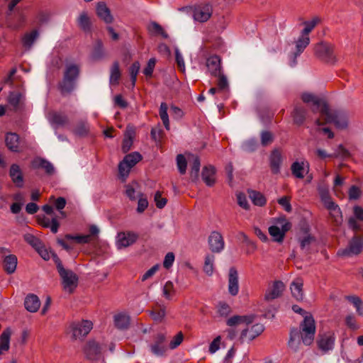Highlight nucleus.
Masks as SVG:
<instances>
[{"mask_svg":"<svg viewBox=\"0 0 363 363\" xmlns=\"http://www.w3.org/2000/svg\"><path fill=\"white\" fill-rule=\"evenodd\" d=\"M301 331L297 328H293L290 332V338L289 340V347L294 351H298L301 341L299 340L300 333L301 334V340L305 345H311L314 340L315 333V323L313 317L311 315H304L303 322L300 325Z\"/></svg>","mask_w":363,"mask_h":363,"instance_id":"nucleus-1","label":"nucleus"},{"mask_svg":"<svg viewBox=\"0 0 363 363\" xmlns=\"http://www.w3.org/2000/svg\"><path fill=\"white\" fill-rule=\"evenodd\" d=\"M322 116L325 117L327 123H333L337 128L345 129L348 126L349 113L345 111H331L327 107V113H323Z\"/></svg>","mask_w":363,"mask_h":363,"instance_id":"nucleus-2","label":"nucleus"},{"mask_svg":"<svg viewBox=\"0 0 363 363\" xmlns=\"http://www.w3.org/2000/svg\"><path fill=\"white\" fill-rule=\"evenodd\" d=\"M363 250V239L354 235L349 241L345 248L340 249L337 255L342 257H351L359 255Z\"/></svg>","mask_w":363,"mask_h":363,"instance_id":"nucleus-3","label":"nucleus"},{"mask_svg":"<svg viewBox=\"0 0 363 363\" xmlns=\"http://www.w3.org/2000/svg\"><path fill=\"white\" fill-rule=\"evenodd\" d=\"M59 272L63 290L69 294L73 293L78 285L77 275L70 269H61Z\"/></svg>","mask_w":363,"mask_h":363,"instance_id":"nucleus-4","label":"nucleus"},{"mask_svg":"<svg viewBox=\"0 0 363 363\" xmlns=\"http://www.w3.org/2000/svg\"><path fill=\"white\" fill-rule=\"evenodd\" d=\"M141 159L142 156L138 152H134L127 155L119 163V175L123 179H125L130 173V169L134 167L140 160H141Z\"/></svg>","mask_w":363,"mask_h":363,"instance_id":"nucleus-5","label":"nucleus"},{"mask_svg":"<svg viewBox=\"0 0 363 363\" xmlns=\"http://www.w3.org/2000/svg\"><path fill=\"white\" fill-rule=\"evenodd\" d=\"M314 52L317 57L327 63L333 64L336 62L333 47L330 44L324 42L316 44L314 47Z\"/></svg>","mask_w":363,"mask_h":363,"instance_id":"nucleus-6","label":"nucleus"},{"mask_svg":"<svg viewBox=\"0 0 363 363\" xmlns=\"http://www.w3.org/2000/svg\"><path fill=\"white\" fill-rule=\"evenodd\" d=\"M301 99L304 103L311 104L313 112H320V115L323 113H327L328 105L323 99L313 94L306 92L302 94Z\"/></svg>","mask_w":363,"mask_h":363,"instance_id":"nucleus-7","label":"nucleus"},{"mask_svg":"<svg viewBox=\"0 0 363 363\" xmlns=\"http://www.w3.org/2000/svg\"><path fill=\"white\" fill-rule=\"evenodd\" d=\"M72 337L74 339H83L93 328V323L88 320L75 322L70 325Z\"/></svg>","mask_w":363,"mask_h":363,"instance_id":"nucleus-8","label":"nucleus"},{"mask_svg":"<svg viewBox=\"0 0 363 363\" xmlns=\"http://www.w3.org/2000/svg\"><path fill=\"white\" fill-rule=\"evenodd\" d=\"M25 96L19 91H11L7 97L9 109L15 112L22 110L25 106Z\"/></svg>","mask_w":363,"mask_h":363,"instance_id":"nucleus-9","label":"nucleus"},{"mask_svg":"<svg viewBox=\"0 0 363 363\" xmlns=\"http://www.w3.org/2000/svg\"><path fill=\"white\" fill-rule=\"evenodd\" d=\"M279 228L277 225H272L269 228V233L274 242L281 243L283 242L286 233L290 230L291 223L286 220L280 222Z\"/></svg>","mask_w":363,"mask_h":363,"instance_id":"nucleus-10","label":"nucleus"},{"mask_svg":"<svg viewBox=\"0 0 363 363\" xmlns=\"http://www.w3.org/2000/svg\"><path fill=\"white\" fill-rule=\"evenodd\" d=\"M165 340V335L162 333H159L155 337L154 342L150 345V351L154 355L162 357L165 354L167 351Z\"/></svg>","mask_w":363,"mask_h":363,"instance_id":"nucleus-11","label":"nucleus"},{"mask_svg":"<svg viewBox=\"0 0 363 363\" xmlns=\"http://www.w3.org/2000/svg\"><path fill=\"white\" fill-rule=\"evenodd\" d=\"M213 8L208 4H202L196 6L194 9V19L200 23L206 22L212 16Z\"/></svg>","mask_w":363,"mask_h":363,"instance_id":"nucleus-12","label":"nucleus"},{"mask_svg":"<svg viewBox=\"0 0 363 363\" xmlns=\"http://www.w3.org/2000/svg\"><path fill=\"white\" fill-rule=\"evenodd\" d=\"M208 245L213 252L219 253L223 251L225 242L222 235L218 231H213L208 237Z\"/></svg>","mask_w":363,"mask_h":363,"instance_id":"nucleus-13","label":"nucleus"},{"mask_svg":"<svg viewBox=\"0 0 363 363\" xmlns=\"http://www.w3.org/2000/svg\"><path fill=\"white\" fill-rule=\"evenodd\" d=\"M138 235L133 232L119 233L116 238V246L118 249L129 247L137 240Z\"/></svg>","mask_w":363,"mask_h":363,"instance_id":"nucleus-14","label":"nucleus"},{"mask_svg":"<svg viewBox=\"0 0 363 363\" xmlns=\"http://www.w3.org/2000/svg\"><path fill=\"white\" fill-rule=\"evenodd\" d=\"M285 289V286L281 281H275L272 285L269 286L265 294L266 301H272L279 298Z\"/></svg>","mask_w":363,"mask_h":363,"instance_id":"nucleus-15","label":"nucleus"},{"mask_svg":"<svg viewBox=\"0 0 363 363\" xmlns=\"http://www.w3.org/2000/svg\"><path fill=\"white\" fill-rule=\"evenodd\" d=\"M228 289L229 294L233 296L238 295L239 292L238 273L234 267L229 269Z\"/></svg>","mask_w":363,"mask_h":363,"instance_id":"nucleus-16","label":"nucleus"},{"mask_svg":"<svg viewBox=\"0 0 363 363\" xmlns=\"http://www.w3.org/2000/svg\"><path fill=\"white\" fill-rule=\"evenodd\" d=\"M296 51L294 53V60L293 63L291 65V66H294L296 63V59L298 56H299L305 50V48L310 43V38L309 36H306L302 34L294 41Z\"/></svg>","mask_w":363,"mask_h":363,"instance_id":"nucleus-17","label":"nucleus"},{"mask_svg":"<svg viewBox=\"0 0 363 363\" xmlns=\"http://www.w3.org/2000/svg\"><path fill=\"white\" fill-rule=\"evenodd\" d=\"M291 172L294 177L303 179L309 172V163L307 161L294 162L291 167Z\"/></svg>","mask_w":363,"mask_h":363,"instance_id":"nucleus-18","label":"nucleus"},{"mask_svg":"<svg viewBox=\"0 0 363 363\" xmlns=\"http://www.w3.org/2000/svg\"><path fill=\"white\" fill-rule=\"evenodd\" d=\"M9 177L16 186L21 188L23 186V175L19 165L13 164L11 166L9 169Z\"/></svg>","mask_w":363,"mask_h":363,"instance_id":"nucleus-19","label":"nucleus"},{"mask_svg":"<svg viewBox=\"0 0 363 363\" xmlns=\"http://www.w3.org/2000/svg\"><path fill=\"white\" fill-rule=\"evenodd\" d=\"M86 357L91 360H96L101 356V347L95 341H89L84 348Z\"/></svg>","mask_w":363,"mask_h":363,"instance_id":"nucleus-20","label":"nucleus"},{"mask_svg":"<svg viewBox=\"0 0 363 363\" xmlns=\"http://www.w3.org/2000/svg\"><path fill=\"white\" fill-rule=\"evenodd\" d=\"M263 331L264 325L260 323H257L251 325L250 328L243 330L241 336L242 337L247 338L252 340L259 335Z\"/></svg>","mask_w":363,"mask_h":363,"instance_id":"nucleus-21","label":"nucleus"},{"mask_svg":"<svg viewBox=\"0 0 363 363\" xmlns=\"http://www.w3.org/2000/svg\"><path fill=\"white\" fill-rule=\"evenodd\" d=\"M49 120L50 123L55 125L57 128L65 126L69 124V118L68 116L60 112H53L50 113Z\"/></svg>","mask_w":363,"mask_h":363,"instance_id":"nucleus-22","label":"nucleus"},{"mask_svg":"<svg viewBox=\"0 0 363 363\" xmlns=\"http://www.w3.org/2000/svg\"><path fill=\"white\" fill-rule=\"evenodd\" d=\"M208 71L211 75L217 76L220 74V59L218 56H211L206 60Z\"/></svg>","mask_w":363,"mask_h":363,"instance_id":"nucleus-23","label":"nucleus"},{"mask_svg":"<svg viewBox=\"0 0 363 363\" xmlns=\"http://www.w3.org/2000/svg\"><path fill=\"white\" fill-rule=\"evenodd\" d=\"M335 343V337L333 335L330 334H324L321 335L318 340V347L324 351L327 352L333 348Z\"/></svg>","mask_w":363,"mask_h":363,"instance_id":"nucleus-24","label":"nucleus"},{"mask_svg":"<svg viewBox=\"0 0 363 363\" xmlns=\"http://www.w3.org/2000/svg\"><path fill=\"white\" fill-rule=\"evenodd\" d=\"M96 13L98 16L106 23H110L113 21V17L111 14V11L104 2H99L97 4Z\"/></svg>","mask_w":363,"mask_h":363,"instance_id":"nucleus-25","label":"nucleus"},{"mask_svg":"<svg viewBox=\"0 0 363 363\" xmlns=\"http://www.w3.org/2000/svg\"><path fill=\"white\" fill-rule=\"evenodd\" d=\"M303 280L300 278L296 279L291 284V294L297 301H301L303 298Z\"/></svg>","mask_w":363,"mask_h":363,"instance_id":"nucleus-26","label":"nucleus"},{"mask_svg":"<svg viewBox=\"0 0 363 363\" xmlns=\"http://www.w3.org/2000/svg\"><path fill=\"white\" fill-rule=\"evenodd\" d=\"M282 162L281 152L275 150L272 151L270 158V167L273 174H278L280 172V167Z\"/></svg>","mask_w":363,"mask_h":363,"instance_id":"nucleus-27","label":"nucleus"},{"mask_svg":"<svg viewBox=\"0 0 363 363\" xmlns=\"http://www.w3.org/2000/svg\"><path fill=\"white\" fill-rule=\"evenodd\" d=\"M25 308L30 312H36L40 306L38 297L34 294H28L24 301Z\"/></svg>","mask_w":363,"mask_h":363,"instance_id":"nucleus-28","label":"nucleus"},{"mask_svg":"<svg viewBox=\"0 0 363 363\" xmlns=\"http://www.w3.org/2000/svg\"><path fill=\"white\" fill-rule=\"evenodd\" d=\"M32 166L35 169H44L45 172L48 174H52L55 172V168L52 164L43 158H35L32 162Z\"/></svg>","mask_w":363,"mask_h":363,"instance_id":"nucleus-29","label":"nucleus"},{"mask_svg":"<svg viewBox=\"0 0 363 363\" xmlns=\"http://www.w3.org/2000/svg\"><path fill=\"white\" fill-rule=\"evenodd\" d=\"M115 326L120 329H127L130 324V316L125 313H119L113 317Z\"/></svg>","mask_w":363,"mask_h":363,"instance_id":"nucleus-30","label":"nucleus"},{"mask_svg":"<svg viewBox=\"0 0 363 363\" xmlns=\"http://www.w3.org/2000/svg\"><path fill=\"white\" fill-rule=\"evenodd\" d=\"M79 75V67L74 63H67L65 65L63 77L76 81Z\"/></svg>","mask_w":363,"mask_h":363,"instance_id":"nucleus-31","label":"nucleus"},{"mask_svg":"<svg viewBox=\"0 0 363 363\" xmlns=\"http://www.w3.org/2000/svg\"><path fill=\"white\" fill-rule=\"evenodd\" d=\"M11 331L9 328L4 330L0 335V355L7 352L10 347Z\"/></svg>","mask_w":363,"mask_h":363,"instance_id":"nucleus-32","label":"nucleus"},{"mask_svg":"<svg viewBox=\"0 0 363 363\" xmlns=\"http://www.w3.org/2000/svg\"><path fill=\"white\" fill-rule=\"evenodd\" d=\"M216 170L212 166L206 167L202 171V179L206 185L211 186L215 184Z\"/></svg>","mask_w":363,"mask_h":363,"instance_id":"nucleus-33","label":"nucleus"},{"mask_svg":"<svg viewBox=\"0 0 363 363\" xmlns=\"http://www.w3.org/2000/svg\"><path fill=\"white\" fill-rule=\"evenodd\" d=\"M6 145L12 152H18L19 137L16 133H8L6 136Z\"/></svg>","mask_w":363,"mask_h":363,"instance_id":"nucleus-34","label":"nucleus"},{"mask_svg":"<svg viewBox=\"0 0 363 363\" xmlns=\"http://www.w3.org/2000/svg\"><path fill=\"white\" fill-rule=\"evenodd\" d=\"M134 135L135 132L133 128L132 127H128L123 140L122 150L123 152H127L130 150L133 145Z\"/></svg>","mask_w":363,"mask_h":363,"instance_id":"nucleus-35","label":"nucleus"},{"mask_svg":"<svg viewBox=\"0 0 363 363\" xmlns=\"http://www.w3.org/2000/svg\"><path fill=\"white\" fill-rule=\"evenodd\" d=\"M121 74L119 62L118 61H115L110 69V84L111 85L118 84Z\"/></svg>","mask_w":363,"mask_h":363,"instance_id":"nucleus-36","label":"nucleus"},{"mask_svg":"<svg viewBox=\"0 0 363 363\" xmlns=\"http://www.w3.org/2000/svg\"><path fill=\"white\" fill-rule=\"evenodd\" d=\"M17 257L14 255H9L4 259V268L8 274H12L16 271L17 266Z\"/></svg>","mask_w":363,"mask_h":363,"instance_id":"nucleus-37","label":"nucleus"},{"mask_svg":"<svg viewBox=\"0 0 363 363\" xmlns=\"http://www.w3.org/2000/svg\"><path fill=\"white\" fill-rule=\"evenodd\" d=\"M330 212V215L333 219L334 222L339 225L342 220V212L339 206L333 203L331 205L325 207Z\"/></svg>","mask_w":363,"mask_h":363,"instance_id":"nucleus-38","label":"nucleus"},{"mask_svg":"<svg viewBox=\"0 0 363 363\" xmlns=\"http://www.w3.org/2000/svg\"><path fill=\"white\" fill-rule=\"evenodd\" d=\"M75 81L63 77L59 84V89L62 95L70 94L74 89Z\"/></svg>","mask_w":363,"mask_h":363,"instance_id":"nucleus-39","label":"nucleus"},{"mask_svg":"<svg viewBox=\"0 0 363 363\" xmlns=\"http://www.w3.org/2000/svg\"><path fill=\"white\" fill-rule=\"evenodd\" d=\"M306 113L307 112L306 109L299 106H296L292 113L294 123L298 125H302L306 120Z\"/></svg>","mask_w":363,"mask_h":363,"instance_id":"nucleus-40","label":"nucleus"},{"mask_svg":"<svg viewBox=\"0 0 363 363\" xmlns=\"http://www.w3.org/2000/svg\"><path fill=\"white\" fill-rule=\"evenodd\" d=\"M38 35L39 33L36 30L26 33L22 38L23 45L26 48L30 49L36 40V39L38 38Z\"/></svg>","mask_w":363,"mask_h":363,"instance_id":"nucleus-41","label":"nucleus"},{"mask_svg":"<svg viewBox=\"0 0 363 363\" xmlns=\"http://www.w3.org/2000/svg\"><path fill=\"white\" fill-rule=\"evenodd\" d=\"M78 26L84 31H89L91 28V20L86 11L82 12L77 18Z\"/></svg>","mask_w":363,"mask_h":363,"instance_id":"nucleus-42","label":"nucleus"},{"mask_svg":"<svg viewBox=\"0 0 363 363\" xmlns=\"http://www.w3.org/2000/svg\"><path fill=\"white\" fill-rule=\"evenodd\" d=\"M252 322V318L250 316H240V315H234L227 320V325L229 326H235L242 323H251Z\"/></svg>","mask_w":363,"mask_h":363,"instance_id":"nucleus-43","label":"nucleus"},{"mask_svg":"<svg viewBox=\"0 0 363 363\" xmlns=\"http://www.w3.org/2000/svg\"><path fill=\"white\" fill-rule=\"evenodd\" d=\"M249 197L255 206H263L266 204V198L260 192L250 191H249Z\"/></svg>","mask_w":363,"mask_h":363,"instance_id":"nucleus-44","label":"nucleus"},{"mask_svg":"<svg viewBox=\"0 0 363 363\" xmlns=\"http://www.w3.org/2000/svg\"><path fill=\"white\" fill-rule=\"evenodd\" d=\"M215 256L213 255H207L205 257L203 264V272L208 275L211 276L214 270Z\"/></svg>","mask_w":363,"mask_h":363,"instance_id":"nucleus-45","label":"nucleus"},{"mask_svg":"<svg viewBox=\"0 0 363 363\" xmlns=\"http://www.w3.org/2000/svg\"><path fill=\"white\" fill-rule=\"evenodd\" d=\"M176 291L174 284L171 281L165 283L162 288V295L167 300H171L175 295Z\"/></svg>","mask_w":363,"mask_h":363,"instance_id":"nucleus-46","label":"nucleus"},{"mask_svg":"<svg viewBox=\"0 0 363 363\" xmlns=\"http://www.w3.org/2000/svg\"><path fill=\"white\" fill-rule=\"evenodd\" d=\"M192 164L191 166V177L193 179H197L200 170V160L197 156L191 155Z\"/></svg>","mask_w":363,"mask_h":363,"instance_id":"nucleus-47","label":"nucleus"},{"mask_svg":"<svg viewBox=\"0 0 363 363\" xmlns=\"http://www.w3.org/2000/svg\"><path fill=\"white\" fill-rule=\"evenodd\" d=\"M160 116L163 122V124L167 130H169V121L167 113V105L166 103L162 102L160 107Z\"/></svg>","mask_w":363,"mask_h":363,"instance_id":"nucleus-48","label":"nucleus"},{"mask_svg":"<svg viewBox=\"0 0 363 363\" xmlns=\"http://www.w3.org/2000/svg\"><path fill=\"white\" fill-rule=\"evenodd\" d=\"M140 69V64L139 62L136 61L129 68V74L131 79L132 87L133 88L135 85L136 79L138 74L139 73Z\"/></svg>","mask_w":363,"mask_h":363,"instance_id":"nucleus-49","label":"nucleus"},{"mask_svg":"<svg viewBox=\"0 0 363 363\" xmlns=\"http://www.w3.org/2000/svg\"><path fill=\"white\" fill-rule=\"evenodd\" d=\"M65 238L66 240H74L77 243H79V244H84V243H88L89 242V240H90V235H71V234H67V235H65Z\"/></svg>","mask_w":363,"mask_h":363,"instance_id":"nucleus-50","label":"nucleus"},{"mask_svg":"<svg viewBox=\"0 0 363 363\" xmlns=\"http://www.w3.org/2000/svg\"><path fill=\"white\" fill-rule=\"evenodd\" d=\"M150 315L155 321L162 322L166 315L165 307L161 306L157 311H151Z\"/></svg>","mask_w":363,"mask_h":363,"instance_id":"nucleus-51","label":"nucleus"},{"mask_svg":"<svg viewBox=\"0 0 363 363\" xmlns=\"http://www.w3.org/2000/svg\"><path fill=\"white\" fill-rule=\"evenodd\" d=\"M318 18H313L311 21H306L304 22L305 27L301 31V34L309 36V33L312 31V30L315 28V26L318 23Z\"/></svg>","mask_w":363,"mask_h":363,"instance_id":"nucleus-52","label":"nucleus"},{"mask_svg":"<svg viewBox=\"0 0 363 363\" xmlns=\"http://www.w3.org/2000/svg\"><path fill=\"white\" fill-rule=\"evenodd\" d=\"M24 240L35 250L42 245L41 241L33 235L27 233L24 235Z\"/></svg>","mask_w":363,"mask_h":363,"instance_id":"nucleus-53","label":"nucleus"},{"mask_svg":"<svg viewBox=\"0 0 363 363\" xmlns=\"http://www.w3.org/2000/svg\"><path fill=\"white\" fill-rule=\"evenodd\" d=\"M217 312L220 316H227L231 312L230 306L225 302H219L217 306Z\"/></svg>","mask_w":363,"mask_h":363,"instance_id":"nucleus-54","label":"nucleus"},{"mask_svg":"<svg viewBox=\"0 0 363 363\" xmlns=\"http://www.w3.org/2000/svg\"><path fill=\"white\" fill-rule=\"evenodd\" d=\"M104 56L103 45L101 41H97L92 52V58L100 60Z\"/></svg>","mask_w":363,"mask_h":363,"instance_id":"nucleus-55","label":"nucleus"},{"mask_svg":"<svg viewBox=\"0 0 363 363\" xmlns=\"http://www.w3.org/2000/svg\"><path fill=\"white\" fill-rule=\"evenodd\" d=\"M177 165L180 174L186 173L187 162L186 158L182 155H178L177 157Z\"/></svg>","mask_w":363,"mask_h":363,"instance_id":"nucleus-56","label":"nucleus"},{"mask_svg":"<svg viewBox=\"0 0 363 363\" xmlns=\"http://www.w3.org/2000/svg\"><path fill=\"white\" fill-rule=\"evenodd\" d=\"M125 194L132 201L135 200L138 197L139 198L143 194L137 191L136 189L131 185H127L125 186Z\"/></svg>","mask_w":363,"mask_h":363,"instance_id":"nucleus-57","label":"nucleus"},{"mask_svg":"<svg viewBox=\"0 0 363 363\" xmlns=\"http://www.w3.org/2000/svg\"><path fill=\"white\" fill-rule=\"evenodd\" d=\"M321 201L325 207L335 203L330 196L329 192L327 190H321L320 191Z\"/></svg>","mask_w":363,"mask_h":363,"instance_id":"nucleus-58","label":"nucleus"},{"mask_svg":"<svg viewBox=\"0 0 363 363\" xmlns=\"http://www.w3.org/2000/svg\"><path fill=\"white\" fill-rule=\"evenodd\" d=\"M361 190L357 186H352L348 191V196L350 200H357L361 196Z\"/></svg>","mask_w":363,"mask_h":363,"instance_id":"nucleus-59","label":"nucleus"},{"mask_svg":"<svg viewBox=\"0 0 363 363\" xmlns=\"http://www.w3.org/2000/svg\"><path fill=\"white\" fill-rule=\"evenodd\" d=\"M237 200L238 205L245 210L250 209V205L248 203L246 196L242 193L237 194Z\"/></svg>","mask_w":363,"mask_h":363,"instance_id":"nucleus-60","label":"nucleus"},{"mask_svg":"<svg viewBox=\"0 0 363 363\" xmlns=\"http://www.w3.org/2000/svg\"><path fill=\"white\" fill-rule=\"evenodd\" d=\"M156 60L155 58H151L148 60L147 66L143 70V73L146 77H150L152 74Z\"/></svg>","mask_w":363,"mask_h":363,"instance_id":"nucleus-61","label":"nucleus"},{"mask_svg":"<svg viewBox=\"0 0 363 363\" xmlns=\"http://www.w3.org/2000/svg\"><path fill=\"white\" fill-rule=\"evenodd\" d=\"M216 77H218V91H223L228 89V82L225 76L223 74H219Z\"/></svg>","mask_w":363,"mask_h":363,"instance_id":"nucleus-62","label":"nucleus"},{"mask_svg":"<svg viewBox=\"0 0 363 363\" xmlns=\"http://www.w3.org/2000/svg\"><path fill=\"white\" fill-rule=\"evenodd\" d=\"M278 203L281 205L286 212H291L292 210L290 198L288 196H283L278 199Z\"/></svg>","mask_w":363,"mask_h":363,"instance_id":"nucleus-63","label":"nucleus"},{"mask_svg":"<svg viewBox=\"0 0 363 363\" xmlns=\"http://www.w3.org/2000/svg\"><path fill=\"white\" fill-rule=\"evenodd\" d=\"M148 206V201L143 195L138 198L137 211L140 213H143Z\"/></svg>","mask_w":363,"mask_h":363,"instance_id":"nucleus-64","label":"nucleus"}]
</instances>
